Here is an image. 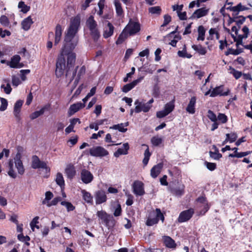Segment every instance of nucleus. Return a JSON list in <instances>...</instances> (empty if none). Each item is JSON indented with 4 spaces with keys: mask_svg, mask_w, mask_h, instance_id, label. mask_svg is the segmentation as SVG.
I'll list each match as a JSON object with an SVG mask.
<instances>
[{
    "mask_svg": "<svg viewBox=\"0 0 252 252\" xmlns=\"http://www.w3.org/2000/svg\"><path fill=\"white\" fill-rule=\"evenodd\" d=\"M229 94V90L226 92H223V86H220L214 88L211 93L210 96L215 97L218 95L226 96Z\"/></svg>",
    "mask_w": 252,
    "mask_h": 252,
    "instance_id": "nucleus-15",
    "label": "nucleus"
},
{
    "mask_svg": "<svg viewBox=\"0 0 252 252\" xmlns=\"http://www.w3.org/2000/svg\"><path fill=\"white\" fill-rule=\"evenodd\" d=\"M114 4L117 15L120 17L122 16L124 14V11L122 7V4L119 0H114Z\"/></svg>",
    "mask_w": 252,
    "mask_h": 252,
    "instance_id": "nucleus-29",
    "label": "nucleus"
},
{
    "mask_svg": "<svg viewBox=\"0 0 252 252\" xmlns=\"http://www.w3.org/2000/svg\"><path fill=\"white\" fill-rule=\"evenodd\" d=\"M32 23L33 21L31 17L29 16L22 21L21 23L22 27L25 31H28L30 29Z\"/></svg>",
    "mask_w": 252,
    "mask_h": 252,
    "instance_id": "nucleus-24",
    "label": "nucleus"
},
{
    "mask_svg": "<svg viewBox=\"0 0 252 252\" xmlns=\"http://www.w3.org/2000/svg\"><path fill=\"white\" fill-rule=\"evenodd\" d=\"M45 112V108H41L39 111H36L34 112L33 113H32L30 116V118L31 120H34L37 118H38L40 115H42L43 114V113Z\"/></svg>",
    "mask_w": 252,
    "mask_h": 252,
    "instance_id": "nucleus-41",
    "label": "nucleus"
},
{
    "mask_svg": "<svg viewBox=\"0 0 252 252\" xmlns=\"http://www.w3.org/2000/svg\"><path fill=\"white\" fill-rule=\"evenodd\" d=\"M81 193L83 196V199L88 203H92L93 200V196H92L91 194L87 191L86 190L83 189L81 190Z\"/></svg>",
    "mask_w": 252,
    "mask_h": 252,
    "instance_id": "nucleus-31",
    "label": "nucleus"
},
{
    "mask_svg": "<svg viewBox=\"0 0 252 252\" xmlns=\"http://www.w3.org/2000/svg\"><path fill=\"white\" fill-rule=\"evenodd\" d=\"M174 100L170 101L169 102L166 103L164 108V110L167 112L168 114L170 113L174 109Z\"/></svg>",
    "mask_w": 252,
    "mask_h": 252,
    "instance_id": "nucleus-37",
    "label": "nucleus"
},
{
    "mask_svg": "<svg viewBox=\"0 0 252 252\" xmlns=\"http://www.w3.org/2000/svg\"><path fill=\"white\" fill-rule=\"evenodd\" d=\"M209 11V8L202 7L196 10L190 16V19H198L207 15Z\"/></svg>",
    "mask_w": 252,
    "mask_h": 252,
    "instance_id": "nucleus-14",
    "label": "nucleus"
},
{
    "mask_svg": "<svg viewBox=\"0 0 252 252\" xmlns=\"http://www.w3.org/2000/svg\"><path fill=\"white\" fill-rule=\"evenodd\" d=\"M242 31L243 33L242 34L238 35L237 37L234 36L233 35H232V36L234 38V41L236 42L237 45L242 44L243 39L247 38L248 36L249 30L247 26L243 27Z\"/></svg>",
    "mask_w": 252,
    "mask_h": 252,
    "instance_id": "nucleus-12",
    "label": "nucleus"
},
{
    "mask_svg": "<svg viewBox=\"0 0 252 252\" xmlns=\"http://www.w3.org/2000/svg\"><path fill=\"white\" fill-rule=\"evenodd\" d=\"M0 23L4 26H8L9 22L8 18L5 15H2L0 18Z\"/></svg>",
    "mask_w": 252,
    "mask_h": 252,
    "instance_id": "nucleus-57",
    "label": "nucleus"
},
{
    "mask_svg": "<svg viewBox=\"0 0 252 252\" xmlns=\"http://www.w3.org/2000/svg\"><path fill=\"white\" fill-rule=\"evenodd\" d=\"M18 239L22 242H26L27 245H29V243L27 242L30 240V238L28 236H24L22 234L18 235Z\"/></svg>",
    "mask_w": 252,
    "mask_h": 252,
    "instance_id": "nucleus-55",
    "label": "nucleus"
},
{
    "mask_svg": "<svg viewBox=\"0 0 252 252\" xmlns=\"http://www.w3.org/2000/svg\"><path fill=\"white\" fill-rule=\"evenodd\" d=\"M230 73L233 74L234 77L236 79H239L241 76V75H242L241 72L237 71L231 67H230Z\"/></svg>",
    "mask_w": 252,
    "mask_h": 252,
    "instance_id": "nucleus-47",
    "label": "nucleus"
},
{
    "mask_svg": "<svg viewBox=\"0 0 252 252\" xmlns=\"http://www.w3.org/2000/svg\"><path fill=\"white\" fill-rule=\"evenodd\" d=\"M143 79V77H140L137 79L134 80L131 83L125 85L122 91L124 93H127L133 89L137 84L140 83Z\"/></svg>",
    "mask_w": 252,
    "mask_h": 252,
    "instance_id": "nucleus-17",
    "label": "nucleus"
},
{
    "mask_svg": "<svg viewBox=\"0 0 252 252\" xmlns=\"http://www.w3.org/2000/svg\"><path fill=\"white\" fill-rule=\"evenodd\" d=\"M108 220L105 221L104 223L109 228L113 227L115 224V220L112 216H109Z\"/></svg>",
    "mask_w": 252,
    "mask_h": 252,
    "instance_id": "nucleus-53",
    "label": "nucleus"
},
{
    "mask_svg": "<svg viewBox=\"0 0 252 252\" xmlns=\"http://www.w3.org/2000/svg\"><path fill=\"white\" fill-rule=\"evenodd\" d=\"M177 54L180 57L184 58H187L190 59L192 57L190 54L187 53L186 50V46L185 45H184L183 49L182 51H178Z\"/></svg>",
    "mask_w": 252,
    "mask_h": 252,
    "instance_id": "nucleus-36",
    "label": "nucleus"
},
{
    "mask_svg": "<svg viewBox=\"0 0 252 252\" xmlns=\"http://www.w3.org/2000/svg\"><path fill=\"white\" fill-rule=\"evenodd\" d=\"M84 103L81 102H77L71 105L68 110V114L69 116L73 115L75 113L79 111L80 109L85 107Z\"/></svg>",
    "mask_w": 252,
    "mask_h": 252,
    "instance_id": "nucleus-18",
    "label": "nucleus"
},
{
    "mask_svg": "<svg viewBox=\"0 0 252 252\" xmlns=\"http://www.w3.org/2000/svg\"><path fill=\"white\" fill-rule=\"evenodd\" d=\"M18 7L21 8V11L24 13H27L30 9V7L26 5L23 1H20L19 2Z\"/></svg>",
    "mask_w": 252,
    "mask_h": 252,
    "instance_id": "nucleus-45",
    "label": "nucleus"
},
{
    "mask_svg": "<svg viewBox=\"0 0 252 252\" xmlns=\"http://www.w3.org/2000/svg\"><path fill=\"white\" fill-rule=\"evenodd\" d=\"M80 25V18L76 16L70 20V25L65 32L63 45L56 63V75L62 76L65 71L68 77L72 70L75 62L76 55L72 52L78 43L77 33Z\"/></svg>",
    "mask_w": 252,
    "mask_h": 252,
    "instance_id": "nucleus-1",
    "label": "nucleus"
},
{
    "mask_svg": "<svg viewBox=\"0 0 252 252\" xmlns=\"http://www.w3.org/2000/svg\"><path fill=\"white\" fill-rule=\"evenodd\" d=\"M61 201V197H57L54 198L51 201H50L48 203L47 206L50 207L52 206L56 205L58 204V203Z\"/></svg>",
    "mask_w": 252,
    "mask_h": 252,
    "instance_id": "nucleus-51",
    "label": "nucleus"
},
{
    "mask_svg": "<svg viewBox=\"0 0 252 252\" xmlns=\"http://www.w3.org/2000/svg\"><path fill=\"white\" fill-rule=\"evenodd\" d=\"M171 17L168 15H165L164 16V22L161 27H164L166 26L171 21Z\"/></svg>",
    "mask_w": 252,
    "mask_h": 252,
    "instance_id": "nucleus-63",
    "label": "nucleus"
},
{
    "mask_svg": "<svg viewBox=\"0 0 252 252\" xmlns=\"http://www.w3.org/2000/svg\"><path fill=\"white\" fill-rule=\"evenodd\" d=\"M53 197V194L51 191H47L45 193V198L42 201V204H45L47 205L48 203L50 202V200H51Z\"/></svg>",
    "mask_w": 252,
    "mask_h": 252,
    "instance_id": "nucleus-43",
    "label": "nucleus"
},
{
    "mask_svg": "<svg viewBox=\"0 0 252 252\" xmlns=\"http://www.w3.org/2000/svg\"><path fill=\"white\" fill-rule=\"evenodd\" d=\"M143 69H145V71L147 73L152 74L156 69V67L154 65H150L149 67L146 68L145 65L139 67L138 69L139 71H143Z\"/></svg>",
    "mask_w": 252,
    "mask_h": 252,
    "instance_id": "nucleus-42",
    "label": "nucleus"
},
{
    "mask_svg": "<svg viewBox=\"0 0 252 252\" xmlns=\"http://www.w3.org/2000/svg\"><path fill=\"white\" fill-rule=\"evenodd\" d=\"M158 222V219L156 218V217L153 218H149L146 221V224L148 226H152L154 224L157 223Z\"/></svg>",
    "mask_w": 252,
    "mask_h": 252,
    "instance_id": "nucleus-50",
    "label": "nucleus"
},
{
    "mask_svg": "<svg viewBox=\"0 0 252 252\" xmlns=\"http://www.w3.org/2000/svg\"><path fill=\"white\" fill-rule=\"evenodd\" d=\"M196 98L195 96H192L189 100V103L186 108V111L189 114H193L195 112V104Z\"/></svg>",
    "mask_w": 252,
    "mask_h": 252,
    "instance_id": "nucleus-16",
    "label": "nucleus"
},
{
    "mask_svg": "<svg viewBox=\"0 0 252 252\" xmlns=\"http://www.w3.org/2000/svg\"><path fill=\"white\" fill-rule=\"evenodd\" d=\"M217 119L220 121L222 123H225L227 122V117L224 114L220 113L217 117Z\"/></svg>",
    "mask_w": 252,
    "mask_h": 252,
    "instance_id": "nucleus-60",
    "label": "nucleus"
},
{
    "mask_svg": "<svg viewBox=\"0 0 252 252\" xmlns=\"http://www.w3.org/2000/svg\"><path fill=\"white\" fill-rule=\"evenodd\" d=\"M61 204L64 206L68 211H73L75 208L73 205L69 202L62 201Z\"/></svg>",
    "mask_w": 252,
    "mask_h": 252,
    "instance_id": "nucleus-48",
    "label": "nucleus"
},
{
    "mask_svg": "<svg viewBox=\"0 0 252 252\" xmlns=\"http://www.w3.org/2000/svg\"><path fill=\"white\" fill-rule=\"evenodd\" d=\"M23 104V101L18 100L14 105V115L18 119L20 118V112L21 111V108Z\"/></svg>",
    "mask_w": 252,
    "mask_h": 252,
    "instance_id": "nucleus-25",
    "label": "nucleus"
},
{
    "mask_svg": "<svg viewBox=\"0 0 252 252\" xmlns=\"http://www.w3.org/2000/svg\"><path fill=\"white\" fill-rule=\"evenodd\" d=\"M133 193L137 196H142L145 194L144 184L139 181H135L132 185Z\"/></svg>",
    "mask_w": 252,
    "mask_h": 252,
    "instance_id": "nucleus-8",
    "label": "nucleus"
},
{
    "mask_svg": "<svg viewBox=\"0 0 252 252\" xmlns=\"http://www.w3.org/2000/svg\"><path fill=\"white\" fill-rule=\"evenodd\" d=\"M90 154L93 157H102L108 155V152L101 146L94 147L89 149Z\"/></svg>",
    "mask_w": 252,
    "mask_h": 252,
    "instance_id": "nucleus-7",
    "label": "nucleus"
},
{
    "mask_svg": "<svg viewBox=\"0 0 252 252\" xmlns=\"http://www.w3.org/2000/svg\"><path fill=\"white\" fill-rule=\"evenodd\" d=\"M86 67L85 66H81L78 71L77 76L75 80V85H77L79 80L85 74Z\"/></svg>",
    "mask_w": 252,
    "mask_h": 252,
    "instance_id": "nucleus-34",
    "label": "nucleus"
},
{
    "mask_svg": "<svg viewBox=\"0 0 252 252\" xmlns=\"http://www.w3.org/2000/svg\"><path fill=\"white\" fill-rule=\"evenodd\" d=\"M210 155L211 158L215 159H219L222 157V155L219 153L218 151L217 152H210Z\"/></svg>",
    "mask_w": 252,
    "mask_h": 252,
    "instance_id": "nucleus-61",
    "label": "nucleus"
},
{
    "mask_svg": "<svg viewBox=\"0 0 252 252\" xmlns=\"http://www.w3.org/2000/svg\"><path fill=\"white\" fill-rule=\"evenodd\" d=\"M21 60L20 57L16 55L12 57L10 61L7 62V65H9L11 68H21L23 66L22 63H20V61Z\"/></svg>",
    "mask_w": 252,
    "mask_h": 252,
    "instance_id": "nucleus-13",
    "label": "nucleus"
},
{
    "mask_svg": "<svg viewBox=\"0 0 252 252\" xmlns=\"http://www.w3.org/2000/svg\"><path fill=\"white\" fill-rule=\"evenodd\" d=\"M184 186H182L181 187L176 188L173 189L174 193L178 196L182 195L184 193Z\"/></svg>",
    "mask_w": 252,
    "mask_h": 252,
    "instance_id": "nucleus-52",
    "label": "nucleus"
},
{
    "mask_svg": "<svg viewBox=\"0 0 252 252\" xmlns=\"http://www.w3.org/2000/svg\"><path fill=\"white\" fill-rule=\"evenodd\" d=\"M192 49L197 52L199 55H205L207 53V49L205 47H203L202 45H192Z\"/></svg>",
    "mask_w": 252,
    "mask_h": 252,
    "instance_id": "nucleus-30",
    "label": "nucleus"
},
{
    "mask_svg": "<svg viewBox=\"0 0 252 252\" xmlns=\"http://www.w3.org/2000/svg\"><path fill=\"white\" fill-rule=\"evenodd\" d=\"M197 203H200L204 207V209L200 211V214L201 215H204L206 212L209 209V206L207 203L206 199L203 196L198 197L196 200Z\"/></svg>",
    "mask_w": 252,
    "mask_h": 252,
    "instance_id": "nucleus-20",
    "label": "nucleus"
},
{
    "mask_svg": "<svg viewBox=\"0 0 252 252\" xmlns=\"http://www.w3.org/2000/svg\"><path fill=\"white\" fill-rule=\"evenodd\" d=\"M128 125V123H121L118 125H113L110 128L113 129H118L119 131L122 132H125L127 131V128H125Z\"/></svg>",
    "mask_w": 252,
    "mask_h": 252,
    "instance_id": "nucleus-26",
    "label": "nucleus"
},
{
    "mask_svg": "<svg viewBox=\"0 0 252 252\" xmlns=\"http://www.w3.org/2000/svg\"><path fill=\"white\" fill-rule=\"evenodd\" d=\"M1 105L0 106V111H3L7 108L8 102L6 99H1Z\"/></svg>",
    "mask_w": 252,
    "mask_h": 252,
    "instance_id": "nucleus-56",
    "label": "nucleus"
},
{
    "mask_svg": "<svg viewBox=\"0 0 252 252\" xmlns=\"http://www.w3.org/2000/svg\"><path fill=\"white\" fill-rule=\"evenodd\" d=\"M65 172L69 179H72L76 174V170L73 165H68L65 169Z\"/></svg>",
    "mask_w": 252,
    "mask_h": 252,
    "instance_id": "nucleus-27",
    "label": "nucleus"
},
{
    "mask_svg": "<svg viewBox=\"0 0 252 252\" xmlns=\"http://www.w3.org/2000/svg\"><path fill=\"white\" fill-rule=\"evenodd\" d=\"M152 144L155 146H158L162 142V139L160 138L154 137L151 140Z\"/></svg>",
    "mask_w": 252,
    "mask_h": 252,
    "instance_id": "nucleus-58",
    "label": "nucleus"
},
{
    "mask_svg": "<svg viewBox=\"0 0 252 252\" xmlns=\"http://www.w3.org/2000/svg\"><path fill=\"white\" fill-rule=\"evenodd\" d=\"M124 29L129 34V36L133 35L140 31V24L138 22L130 20Z\"/></svg>",
    "mask_w": 252,
    "mask_h": 252,
    "instance_id": "nucleus-3",
    "label": "nucleus"
},
{
    "mask_svg": "<svg viewBox=\"0 0 252 252\" xmlns=\"http://www.w3.org/2000/svg\"><path fill=\"white\" fill-rule=\"evenodd\" d=\"M129 147L128 143H125L123 144V147L119 148L116 152L114 153L115 157H119L122 155H126L128 153Z\"/></svg>",
    "mask_w": 252,
    "mask_h": 252,
    "instance_id": "nucleus-22",
    "label": "nucleus"
},
{
    "mask_svg": "<svg viewBox=\"0 0 252 252\" xmlns=\"http://www.w3.org/2000/svg\"><path fill=\"white\" fill-rule=\"evenodd\" d=\"M80 176L82 181L86 184L90 183L94 179L93 175L85 169L82 170Z\"/></svg>",
    "mask_w": 252,
    "mask_h": 252,
    "instance_id": "nucleus-11",
    "label": "nucleus"
},
{
    "mask_svg": "<svg viewBox=\"0 0 252 252\" xmlns=\"http://www.w3.org/2000/svg\"><path fill=\"white\" fill-rule=\"evenodd\" d=\"M1 88L4 89V92L7 94H9L12 90L10 85L8 83L7 84L6 86H5L4 85H2Z\"/></svg>",
    "mask_w": 252,
    "mask_h": 252,
    "instance_id": "nucleus-62",
    "label": "nucleus"
},
{
    "mask_svg": "<svg viewBox=\"0 0 252 252\" xmlns=\"http://www.w3.org/2000/svg\"><path fill=\"white\" fill-rule=\"evenodd\" d=\"M248 8L243 5L241 3H239L236 6H233L231 8V10L234 12H238L239 11H242L246 10H247Z\"/></svg>",
    "mask_w": 252,
    "mask_h": 252,
    "instance_id": "nucleus-40",
    "label": "nucleus"
},
{
    "mask_svg": "<svg viewBox=\"0 0 252 252\" xmlns=\"http://www.w3.org/2000/svg\"><path fill=\"white\" fill-rule=\"evenodd\" d=\"M86 26L90 32V34L94 39L97 40L100 37V32L98 29V25L96 21L94 20L93 16L91 15L87 19Z\"/></svg>",
    "mask_w": 252,
    "mask_h": 252,
    "instance_id": "nucleus-2",
    "label": "nucleus"
},
{
    "mask_svg": "<svg viewBox=\"0 0 252 252\" xmlns=\"http://www.w3.org/2000/svg\"><path fill=\"white\" fill-rule=\"evenodd\" d=\"M97 216L100 218L102 221L104 223L105 221L108 220V218L110 215H108L105 212L103 211H99L97 212Z\"/></svg>",
    "mask_w": 252,
    "mask_h": 252,
    "instance_id": "nucleus-38",
    "label": "nucleus"
},
{
    "mask_svg": "<svg viewBox=\"0 0 252 252\" xmlns=\"http://www.w3.org/2000/svg\"><path fill=\"white\" fill-rule=\"evenodd\" d=\"M134 104L136 105L134 111L136 113H137L141 111H143L144 112H147L150 110L152 107V105H150L147 103L140 102L138 99L135 101Z\"/></svg>",
    "mask_w": 252,
    "mask_h": 252,
    "instance_id": "nucleus-10",
    "label": "nucleus"
},
{
    "mask_svg": "<svg viewBox=\"0 0 252 252\" xmlns=\"http://www.w3.org/2000/svg\"><path fill=\"white\" fill-rule=\"evenodd\" d=\"M155 217L156 218L158 219V221L159 220H161L162 222L164 221V217L159 209L157 208L156 209Z\"/></svg>",
    "mask_w": 252,
    "mask_h": 252,
    "instance_id": "nucleus-49",
    "label": "nucleus"
},
{
    "mask_svg": "<svg viewBox=\"0 0 252 252\" xmlns=\"http://www.w3.org/2000/svg\"><path fill=\"white\" fill-rule=\"evenodd\" d=\"M198 37L197 40L203 41L205 39V30L202 26H200L198 28Z\"/></svg>",
    "mask_w": 252,
    "mask_h": 252,
    "instance_id": "nucleus-35",
    "label": "nucleus"
},
{
    "mask_svg": "<svg viewBox=\"0 0 252 252\" xmlns=\"http://www.w3.org/2000/svg\"><path fill=\"white\" fill-rule=\"evenodd\" d=\"M207 116L209 119L212 122L217 121V118L215 113L211 110H209L208 111Z\"/></svg>",
    "mask_w": 252,
    "mask_h": 252,
    "instance_id": "nucleus-54",
    "label": "nucleus"
},
{
    "mask_svg": "<svg viewBox=\"0 0 252 252\" xmlns=\"http://www.w3.org/2000/svg\"><path fill=\"white\" fill-rule=\"evenodd\" d=\"M63 30L60 25H57L55 29V45H57L60 41L62 35Z\"/></svg>",
    "mask_w": 252,
    "mask_h": 252,
    "instance_id": "nucleus-23",
    "label": "nucleus"
},
{
    "mask_svg": "<svg viewBox=\"0 0 252 252\" xmlns=\"http://www.w3.org/2000/svg\"><path fill=\"white\" fill-rule=\"evenodd\" d=\"M39 217H34L32 221L30 223V226L31 227V229L33 231L34 230V226L36 225V224L38 223V220Z\"/></svg>",
    "mask_w": 252,
    "mask_h": 252,
    "instance_id": "nucleus-59",
    "label": "nucleus"
},
{
    "mask_svg": "<svg viewBox=\"0 0 252 252\" xmlns=\"http://www.w3.org/2000/svg\"><path fill=\"white\" fill-rule=\"evenodd\" d=\"M194 213V209L190 208L182 212L178 217V220L180 222H184L189 220Z\"/></svg>",
    "mask_w": 252,
    "mask_h": 252,
    "instance_id": "nucleus-9",
    "label": "nucleus"
},
{
    "mask_svg": "<svg viewBox=\"0 0 252 252\" xmlns=\"http://www.w3.org/2000/svg\"><path fill=\"white\" fill-rule=\"evenodd\" d=\"M226 140H229V142L230 143L234 142L237 138V134L234 132L227 133L226 134Z\"/></svg>",
    "mask_w": 252,
    "mask_h": 252,
    "instance_id": "nucleus-46",
    "label": "nucleus"
},
{
    "mask_svg": "<svg viewBox=\"0 0 252 252\" xmlns=\"http://www.w3.org/2000/svg\"><path fill=\"white\" fill-rule=\"evenodd\" d=\"M163 241L165 245L168 248H175L176 246V244L175 243L174 241L170 237H164Z\"/></svg>",
    "mask_w": 252,
    "mask_h": 252,
    "instance_id": "nucleus-32",
    "label": "nucleus"
},
{
    "mask_svg": "<svg viewBox=\"0 0 252 252\" xmlns=\"http://www.w3.org/2000/svg\"><path fill=\"white\" fill-rule=\"evenodd\" d=\"M168 115V114L167 113V112L164 110L158 111L157 112V114H156L157 117L158 118H163Z\"/></svg>",
    "mask_w": 252,
    "mask_h": 252,
    "instance_id": "nucleus-64",
    "label": "nucleus"
},
{
    "mask_svg": "<svg viewBox=\"0 0 252 252\" xmlns=\"http://www.w3.org/2000/svg\"><path fill=\"white\" fill-rule=\"evenodd\" d=\"M56 182L61 188L64 186V181L62 173H58L57 174Z\"/></svg>",
    "mask_w": 252,
    "mask_h": 252,
    "instance_id": "nucleus-39",
    "label": "nucleus"
},
{
    "mask_svg": "<svg viewBox=\"0 0 252 252\" xmlns=\"http://www.w3.org/2000/svg\"><path fill=\"white\" fill-rule=\"evenodd\" d=\"M8 174L9 176L12 178H16L17 177V174L14 169V164L13 160H11L8 163Z\"/></svg>",
    "mask_w": 252,
    "mask_h": 252,
    "instance_id": "nucleus-33",
    "label": "nucleus"
},
{
    "mask_svg": "<svg viewBox=\"0 0 252 252\" xmlns=\"http://www.w3.org/2000/svg\"><path fill=\"white\" fill-rule=\"evenodd\" d=\"M32 167L33 169H45L46 172L49 173L50 169L45 162L41 161L37 156H33L32 157Z\"/></svg>",
    "mask_w": 252,
    "mask_h": 252,
    "instance_id": "nucleus-5",
    "label": "nucleus"
},
{
    "mask_svg": "<svg viewBox=\"0 0 252 252\" xmlns=\"http://www.w3.org/2000/svg\"><path fill=\"white\" fill-rule=\"evenodd\" d=\"M103 24V36L104 38H108L113 35L114 31V27L108 21H102Z\"/></svg>",
    "mask_w": 252,
    "mask_h": 252,
    "instance_id": "nucleus-6",
    "label": "nucleus"
},
{
    "mask_svg": "<svg viewBox=\"0 0 252 252\" xmlns=\"http://www.w3.org/2000/svg\"><path fill=\"white\" fill-rule=\"evenodd\" d=\"M163 163L160 162L152 167V168L151 169V176L153 178H157L158 176L160 174L163 168Z\"/></svg>",
    "mask_w": 252,
    "mask_h": 252,
    "instance_id": "nucleus-19",
    "label": "nucleus"
},
{
    "mask_svg": "<svg viewBox=\"0 0 252 252\" xmlns=\"http://www.w3.org/2000/svg\"><path fill=\"white\" fill-rule=\"evenodd\" d=\"M149 12L152 14H160L161 12V8L159 6L151 7L149 8Z\"/></svg>",
    "mask_w": 252,
    "mask_h": 252,
    "instance_id": "nucleus-44",
    "label": "nucleus"
},
{
    "mask_svg": "<svg viewBox=\"0 0 252 252\" xmlns=\"http://www.w3.org/2000/svg\"><path fill=\"white\" fill-rule=\"evenodd\" d=\"M106 199L107 197L104 191L99 190L96 192L95 200L96 204H101L105 202L106 201Z\"/></svg>",
    "mask_w": 252,
    "mask_h": 252,
    "instance_id": "nucleus-21",
    "label": "nucleus"
},
{
    "mask_svg": "<svg viewBox=\"0 0 252 252\" xmlns=\"http://www.w3.org/2000/svg\"><path fill=\"white\" fill-rule=\"evenodd\" d=\"M18 152L14 158L15 167L17 169L18 172L20 175H23L25 172V169L23 166V162L21 160V152L23 149H17Z\"/></svg>",
    "mask_w": 252,
    "mask_h": 252,
    "instance_id": "nucleus-4",
    "label": "nucleus"
},
{
    "mask_svg": "<svg viewBox=\"0 0 252 252\" xmlns=\"http://www.w3.org/2000/svg\"><path fill=\"white\" fill-rule=\"evenodd\" d=\"M129 34L124 29L121 34L119 35L116 43V44H122L127 38Z\"/></svg>",
    "mask_w": 252,
    "mask_h": 252,
    "instance_id": "nucleus-28",
    "label": "nucleus"
}]
</instances>
